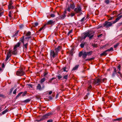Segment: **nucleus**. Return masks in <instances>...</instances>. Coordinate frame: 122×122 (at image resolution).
<instances>
[{"label":"nucleus","mask_w":122,"mask_h":122,"mask_svg":"<svg viewBox=\"0 0 122 122\" xmlns=\"http://www.w3.org/2000/svg\"><path fill=\"white\" fill-rule=\"evenodd\" d=\"M122 17V15L119 16V17L117 18L116 20L113 21V24H115Z\"/></svg>","instance_id":"obj_8"},{"label":"nucleus","mask_w":122,"mask_h":122,"mask_svg":"<svg viewBox=\"0 0 122 122\" xmlns=\"http://www.w3.org/2000/svg\"><path fill=\"white\" fill-rule=\"evenodd\" d=\"M52 114L51 113H49L47 114H46L44 116V117H45V118H46V117H47V116H50V115H52Z\"/></svg>","instance_id":"obj_18"},{"label":"nucleus","mask_w":122,"mask_h":122,"mask_svg":"<svg viewBox=\"0 0 122 122\" xmlns=\"http://www.w3.org/2000/svg\"><path fill=\"white\" fill-rule=\"evenodd\" d=\"M70 6H68V7L66 9L67 11L70 12Z\"/></svg>","instance_id":"obj_33"},{"label":"nucleus","mask_w":122,"mask_h":122,"mask_svg":"<svg viewBox=\"0 0 122 122\" xmlns=\"http://www.w3.org/2000/svg\"><path fill=\"white\" fill-rule=\"evenodd\" d=\"M58 79H61L62 77V76L60 75H58L57 76Z\"/></svg>","instance_id":"obj_46"},{"label":"nucleus","mask_w":122,"mask_h":122,"mask_svg":"<svg viewBox=\"0 0 122 122\" xmlns=\"http://www.w3.org/2000/svg\"><path fill=\"white\" fill-rule=\"evenodd\" d=\"M21 92L22 93V96H25L26 94L27 93V92L26 91H25L24 92Z\"/></svg>","instance_id":"obj_31"},{"label":"nucleus","mask_w":122,"mask_h":122,"mask_svg":"<svg viewBox=\"0 0 122 122\" xmlns=\"http://www.w3.org/2000/svg\"><path fill=\"white\" fill-rule=\"evenodd\" d=\"M7 109H6L3 111L2 112V114H5L7 112Z\"/></svg>","instance_id":"obj_36"},{"label":"nucleus","mask_w":122,"mask_h":122,"mask_svg":"<svg viewBox=\"0 0 122 122\" xmlns=\"http://www.w3.org/2000/svg\"><path fill=\"white\" fill-rule=\"evenodd\" d=\"M20 42H18L14 46V50H17V48L19 47L20 45Z\"/></svg>","instance_id":"obj_9"},{"label":"nucleus","mask_w":122,"mask_h":122,"mask_svg":"<svg viewBox=\"0 0 122 122\" xmlns=\"http://www.w3.org/2000/svg\"><path fill=\"white\" fill-rule=\"evenodd\" d=\"M74 10L77 13H80L82 11L81 8L80 7L75 8Z\"/></svg>","instance_id":"obj_7"},{"label":"nucleus","mask_w":122,"mask_h":122,"mask_svg":"<svg viewBox=\"0 0 122 122\" xmlns=\"http://www.w3.org/2000/svg\"><path fill=\"white\" fill-rule=\"evenodd\" d=\"M11 15H12V12L11 11H10L9 12V17H11Z\"/></svg>","instance_id":"obj_41"},{"label":"nucleus","mask_w":122,"mask_h":122,"mask_svg":"<svg viewBox=\"0 0 122 122\" xmlns=\"http://www.w3.org/2000/svg\"><path fill=\"white\" fill-rule=\"evenodd\" d=\"M111 2V0H105V3L107 4H109Z\"/></svg>","instance_id":"obj_16"},{"label":"nucleus","mask_w":122,"mask_h":122,"mask_svg":"<svg viewBox=\"0 0 122 122\" xmlns=\"http://www.w3.org/2000/svg\"><path fill=\"white\" fill-rule=\"evenodd\" d=\"M72 32V30H71L70 31H69V32L68 33V34H70Z\"/></svg>","instance_id":"obj_60"},{"label":"nucleus","mask_w":122,"mask_h":122,"mask_svg":"<svg viewBox=\"0 0 122 122\" xmlns=\"http://www.w3.org/2000/svg\"><path fill=\"white\" fill-rule=\"evenodd\" d=\"M82 57L83 58L85 59L86 56L87 55L86 52H85L83 54Z\"/></svg>","instance_id":"obj_15"},{"label":"nucleus","mask_w":122,"mask_h":122,"mask_svg":"<svg viewBox=\"0 0 122 122\" xmlns=\"http://www.w3.org/2000/svg\"><path fill=\"white\" fill-rule=\"evenodd\" d=\"M66 68L65 67H64L63 68V71H66L67 72V71L66 70Z\"/></svg>","instance_id":"obj_54"},{"label":"nucleus","mask_w":122,"mask_h":122,"mask_svg":"<svg viewBox=\"0 0 122 122\" xmlns=\"http://www.w3.org/2000/svg\"><path fill=\"white\" fill-rule=\"evenodd\" d=\"M120 68H121V66L119 65L118 66V70H117L118 71H120Z\"/></svg>","instance_id":"obj_47"},{"label":"nucleus","mask_w":122,"mask_h":122,"mask_svg":"<svg viewBox=\"0 0 122 122\" xmlns=\"http://www.w3.org/2000/svg\"><path fill=\"white\" fill-rule=\"evenodd\" d=\"M17 50H14L12 52V53L14 55H16L17 53Z\"/></svg>","instance_id":"obj_22"},{"label":"nucleus","mask_w":122,"mask_h":122,"mask_svg":"<svg viewBox=\"0 0 122 122\" xmlns=\"http://www.w3.org/2000/svg\"><path fill=\"white\" fill-rule=\"evenodd\" d=\"M11 6H12V5H11V4H9V5H8V8L9 9H11Z\"/></svg>","instance_id":"obj_44"},{"label":"nucleus","mask_w":122,"mask_h":122,"mask_svg":"<svg viewBox=\"0 0 122 122\" xmlns=\"http://www.w3.org/2000/svg\"><path fill=\"white\" fill-rule=\"evenodd\" d=\"M52 91H50L49 92L48 94L49 95H51L52 94Z\"/></svg>","instance_id":"obj_56"},{"label":"nucleus","mask_w":122,"mask_h":122,"mask_svg":"<svg viewBox=\"0 0 122 122\" xmlns=\"http://www.w3.org/2000/svg\"><path fill=\"white\" fill-rule=\"evenodd\" d=\"M31 32L30 31H28L26 33V35L27 36H29L30 35Z\"/></svg>","instance_id":"obj_29"},{"label":"nucleus","mask_w":122,"mask_h":122,"mask_svg":"<svg viewBox=\"0 0 122 122\" xmlns=\"http://www.w3.org/2000/svg\"><path fill=\"white\" fill-rule=\"evenodd\" d=\"M50 16L51 17H55V15L53 14H51L50 15Z\"/></svg>","instance_id":"obj_37"},{"label":"nucleus","mask_w":122,"mask_h":122,"mask_svg":"<svg viewBox=\"0 0 122 122\" xmlns=\"http://www.w3.org/2000/svg\"><path fill=\"white\" fill-rule=\"evenodd\" d=\"M88 98V96L87 95H86L84 97V98L85 99H86Z\"/></svg>","instance_id":"obj_57"},{"label":"nucleus","mask_w":122,"mask_h":122,"mask_svg":"<svg viewBox=\"0 0 122 122\" xmlns=\"http://www.w3.org/2000/svg\"><path fill=\"white\" fill-rule=\"evenodd\" d=\"M75 15V14L73 13H72L71 14V16L72 17L73 16Z\"/></svg>","instance_id":"obj_59"},{"label":"nucleus","mask_w":122,"mask_h":122,"mask_svg":"<svg viewBox=\"0 0 122 122\" xmlns=\"http://www.w3.org/2000/svg\"><path fill=\"white\" fill-rule=\"evenodd\" d=\"M119 44H117L116 45H114V47L115 48H116L117 47L118 45Z\"/></svg>","instance_id":"obj_49"},{"label":"nucleus","mask_w":122,"mask_h":122,"mask_svg":"<svg viewBox=\"0 0 122 122\" xmlns=\"http://www.w3.org/2000/svg\"><path fill=\"white\" fill-rule=\"evenodd\" d=\"M54 22L52 20H50L48 21L46 24L49 25H52L54 23Z\"/></svg>","instance_id":"obj_11"},{"label":"nucleus","mask_w":122,"mask_h":122,"mask_svg":"<svg viewBox=\"0 0 122 122\" xmlns=\"http://www.w3.org/2000/svg\"><path fill=\"white\" fill-rule=\"evenodd\" d=\"M28 45V43H26L25 44L23 43V48L25 50H26L27 49V46Z\"/></svg>","instance_id":"obj_13"},{"label":"nucleus","mask_w":122,"mask_h":122,"mask_svg":"<svg viewBox=\"0 0 122 122\" xmlns=\"http://www.w3.org/2000/svg\"><path fill=\"white\" fill-rule=\"evenodd\" d=\"M46 24L45 25L43 26L41 28H40L39 30V31H41L43 29L44 27L46 26Z\"/></svg>","instance_id":"obj_38"},{"label":"nucleus","mask_w":122,"mask_h":122,"mask_svg":"<svg viewBox=\"0 0 122 122\" xmlns=\"http://www.w3.org/2000/svg\"><path fill=\"white\" fill-rule=\"evenodd\" d=\"M13 88H11L10 89V93H11L12 91L13 90Z\"/></svg>","instance_id":"obj_61"},{"label":"nucleus","mask_w":122,"mask_h":122,"mask_svg":"<svg viewBox=\"0 0 122 122\" xmlns=\"http://www.w3.org/2000/svg\"><path fill=\"white\" fill-rule=\"evenodd\" d=\"M25 73L22 69L18 70L16 72V75L17 76H21L25 75Z\"/></svg>","instance_id":"obj_3"},{"label":"nucleus","mask_w":122,"mask_h":122,"mask_svg":"<svg viewBox=\"0 0 122 122\" xmlns=\"http://www.w3.org/2000/svg\"><path fill=\"white\" fill-rule=\"evenodd\" d=\"M30 99H28L24 101L23 102L25 103H28L30 101Z\"/></svg>","instance_id":"obj_21"},{"label":"nucleus","mask_w":122,"mask_h":122,"mask_svg":"<svg viewBox=\"0 0 122 122\" xmlns=\"http://www.w3.org/2000/svg\"><path fill=\"white\" fill-rule=\"evenodd\" d=\"M66 16V15L65 14H63L62 15L60 16L59 19H63Z\"/></svg>","instance_id":"obj_17"},{"label":"nucleus","mask_w":122,"mask_h":122,"mask_svg":"<svg viewBox=\"0 0 122 122\" xmlns=\"http://www.w3.org/2000/svg\"><path fill=\"white\" fill-rule=\"evenodd\" d=\"M107 51H106L104 52H103L101 54V55H104V56H106L107 54V53H106Z\"/></svg>","instance_id":"obj_27"},{"label":"nucleus","mask_w":122,"mask_h":122,"mask_svg":"<svg viewBox=\"0 0 122 122\" xmlns=\"http://www.w3.org/2000/svg\"><path fill=\"white\" fill-rule=\"evenodd\" d=\"M24 36L21 39V41L23 43H24V42L23 41H24Z\"/></svg>","instance_id":"obj_55"},{"label":"nucleus","mask_w":122,"mask_h":122,"mask_svg":"<svg viewBox=\"0 0 122 122\" xmlns=\"http://www.w3.org/2000/svg\"><path fill=\"white\" fill-rule=\"evenodd\" d=\"M22 93V92H20L16 96V99Z\"/></svg>","instance_id":"obj_30"},{"label":"nucleus","mask_w":122,"mask_h":122,"mask_svg":"<svg viewBox=\"0 0 122 122\" xmlns=\"http://www.w3.org/2000/svg\"><path fill=\"white\" fill-rule=\"evenodd\" d=\"M38 25V23L37 22H35L34 23V26H37Z\"/></svg>","instance_id":"obj_45"},{"label":"nucleus","mask_w":122,"mask_h":122,"mask_svg":"<svg viewBox=\"0 0 122 122\" xmlns=\"http://www.w3.org/2000/svg\"><path fill=\"white\" fill-rule=\"evenodd\" d=\"M86 33L90 38L91 39L93 37L94 33L93 31H89Z\"/></svg>","instance_id":"obj_4"},{"label":"nucleus","mask_w":122,"mask_h":122,"mask_svg":"<svg viewBox=\"0 0 122 122\" xmlns=\"http://www.w3.org/2000/svg\"><path fill=\"white\" fill-rule=\"evenodd\" d=\"M11 51H10L9 52H7V56L5 60L6 61H7L8 60L10 57L11 56Z\"/></svg>","instance_id":"obj_5"},{"label":"nucleus","mask_w":122,"mask_h":122,"mask_svg":"<svg viewBox=\"0 0 122 122\" xmlns=\"http://www.w3.org/2000/svg\"><path fill=\"white\" fill-rule=\"evenodd\" d=\"M19 31H16L15 33L12 36L13 37H15L16 36L18 35Z\"/></svg>","instance_id":"obj_20"},{"label":"nucleus","mask_w":122,"mask_h":122,"mask_svg":"<svg viewBox=\"0 0 122 122\" xmlns=\"http://www.w3.org/2000/svg\"><path fill=\"white\" fill-rule=\"evenodd\" d=\"M121 118H117L113 120V121H120L121 120Z\"/></svg>","instance_id":"obj_32"},{"label":"nucleus","mask_w":122,"mask_h":122,"mask_svg":"<svg viewBox=\"0 0 122 122\" xmlns=\"http://www.w3.org/2000/svg\"><path fill=\"white\" fill-rule=\"evenodd\" d=\"M17 91V89H15L14 90L13 92V94H15L16 93Z\"/></svg>","instance_id":"obj_48"},{"label":"nucleus","mask_w":122,"mask_h":122,"mask_svg":"<svg viewBox=\"0 0 122 122\" xmlns=\"http://www.w3.org/2000/svg\"><path fill=\"white\" fill-rule=\"evenodd\" d=\"M92 53L93 51H91L89 52H86L87 55H91L92 54Z\"/></svg>","instance_id":"obj_23"},{"label":"nucleus","mask_w":122,"mask_h":122,"mask_svg":"<svg viewBox=\"0 0 122 122\" xmlns=\"http://www.w3.org/2000/svg\"><path fill=\"white\" fill-rule=\"evenodd\" d=\"M71 9H73L75 7V5L74 4H71L70 6Z\"/></svg>","instance_id":"obj_19"},{"label":"nucleus","mask_w":122,"mask_h":122,"mask_svg":"<svg viewBox=\"0 0 122 122\" xmlns=\"http://www.w3.org/2000/svg\"><path fill=\"white\" fill-rule=\"evenodd\" d=\"M101 82L100 80L99 79H92L88 81V83L89 86L88 87L87 90L89 91L92 88L91 84L98 85Z\"/></svg>","instance_id":"obj_1"},{"label":"nucleus","mask_w":122,"mask_h":122,"mask_svg":"<svg viewBox=\"0 0 122 122\" xmlns=\"http://www.w3.org/2000/svg\"><path fill=\"white\" fill-rule=\"evenodd\" d=\"M113 19H114L113 17H110L108 19V20H112Z\"/></svg>","instance_id":"obj_43"},{"label":"nucleus","mask_w":122,"mask_h":122,"mask_svg":"<svg viewBox=\"0 0 122 122\" xmlns=\"http://www.w3.org/2000/svg\"><path fill=\"white\" fill-rule=\"evenodd\" d=\"M37 88L39 89L40 90L41 89V86L40 84H38L37 86Z\"/></svg>","instance_id":"obj_24"},{"label":"nucleus","mask_w":122,"mask_h":122,"mask_svg":"<svg viewBox=\"0 0 122 122\" xmlns=\"http://www.w3.org/2000/svg\"><path fill=\"white\" fill-rule=\"evenodd\" d=\"M24 27V26L22 24H21L19 25V27L20 29H22Z\"/></svg>","instance_id":"obj_42"},{"label":"nucleus","mask_w":122,"mask_h":122,"mask_svg":"<svg viewBox=\"0 0 122 122\" xmlns=\"http://www.w3.org/2000/svg\"><path fill=\"white\" fill-rule=\"evenodd\" d=\"M92 46L94 47H96L97 46V45L95 44H92Z\"/></svg>","instance_id":"obj_40"},{"label":"nucleus","mask_w":122,"mask_h":122,"mask_svg":"<svg viewBox=\"0 0 122 122\" xmlns=\"http://www.w3.org/2000/svg\"><path fill=\"white\" fill-rule=\"evenodd\" d=\"M28 86H29L31 87H32V85L31 84H29L28 85Z\"/></svg>","instance_id":"obj_58"},{"label":"nucleus","mask_w":122,"mask_h":122,"mask_svg":"<svg viewBox=\"0 0 122 122\" xmlns=\"http://www.w3.org/2000/svg\"><path fill=\"white\" fill-rule=\"evenodd\" d=\"M57 54V53H56V52L55 51H51L50 55L51 56H52L53 58H54L56 56Z\"/></svg>","instance_id":"obj_6"},{"label":"nucleus","mask_w":122,"mask_h":122,"mask_svg":"<svg viewBox=\"0 0 122 122\" xmlns=\"http://www.w3.org/2000/svg\"><path fill=\"white\" fill-rule=\"evenodd\" d=\"M83 53L82 52H80L79 54V56L80 57H81L82 55H83Z\"/></svg>","instance_id":"obj_39"},{"label":"nucleus","mask_w":122,"mask_h":122,"mask_svg":"<svg viewBox=\"0 0 122 122\" xmlns=\"http://www.w3.org/2000/svg\"><path fill=\"white\" fill-rule=\"evenodd\" d=\"M45 80V78H42L40 81V82L41 83H42Z\"/></svg>","instance_id":"obj_25"},{"label":"nucleus","mask_w":122,"mask_h":122,"mask_svg":"<svg viewBox=\"0 0 122 122\" xmlns=\"http://www.w3.org/2000/svg\"><path fill=\"white\" fill-rule=\"evenodd\" d=\"M110 51H113V48L112 47L110 48V49H109Z\"/></svg>","instance_id":"obj_53"},{"label":"nucleus","mask_w":122,"mask_h":122,"mask_svg":"<svg viewBox=\"0 0 122 122\" xmlns=\"http://www.w3.org/2000/svg\"><path fill=\"white\" fill-rule=\"evenodd\" d=\"M87 44L86 42L82 43L80 45V46L81 48H83L84 47V46Z\"/></svg>","instance_id":"obj_14"},{"label":"nucleus","mask_w":122,"mask_h":122,"mask_svg":"<svg viewBox=\"0 0 122 122\" xmlns=\"http://www.w3.org/2000/svg\"><path fill=\"white\" fill-rule=\"evenodd\" d=\"M78 67V65H76L73 69L72 70H76Z\"/></svg>","instance_id":"obj_26"},{"label":"nucleus","mask_w":122,"mask_h":122,"mask_svg":"<svg viewBox=\"0 0 122 122\" xmlns=\"http://www.w3.org/2000/svg\"><path fill=\"white\" fill-rule=\"evenodd\" d=\"M97 79H100V80L101 82H100V83L102 81L103 82H104L106 80V79L105 78H104L102 80H101L100 79H98V78H97Z\"/></svg>","instance_id":"obj_34"},{"label":"nucleus","mask_w":122,"mask_h":122,"mask_svg":"<svg viewBox=\"0 0 122 122\" xmlns=\"http://www.w3.org/2000/svg\"><path fill=\"white\" fill-rule=\"evenodd\" d=\"M117 73H118V74H119L121 76L122 74L121 72H120L119 71H118Z\"/></svg>","instance_id":"obj_64"},{"label":"nucleus","mask_w":122,"mask_h":122,"mask_svg":"<svg viewBox=\"0 0 122 122\" xmlns=\"http://www.w3.org/2000/svg\"><path fill=\"white\" fill-rule=\"evenodd\" d=\"M67 10L66 9H65V10L64 11V14H66V11Z\"/></svg>","instance_id":"obj_63"},{"label":"nucleus","mask_w":122,"mask_h":122,"mask_svg":"<svg viewBox=\"0 0 122 122\" xmlns=\"http://www.w3.org/2000/svg\"><path fill=\"white\" fill-rule=\"evenodd\" d=\"M53 120L52 119H50L47 121V122H52Z\"/></svg>","instance_id":"obj_51"},{"label":"nucleus","mask_w":122,"mask_h":122,"mask_svg":"<svg viewBox=\"0 0 122 122\" xmlns=\"http://www.w3.org/2000/svg\"><path fill=\"white\" fill-rule=\"evenodd\" d=\"M102 34H101L100 35H98V37H100L101 36H102Z\"/></svg>","instance_id":"obj_62"},{"label":"nucleus","mask_w":122,"mask_h":122,"mask_svg":"<svg viewBox=\"0 0 122 122\" xmlns=\"http://www.w3.org/2000/svg\"><path fill=\"white\" fill-rule=\"evenodd\" d=\"M61 46H58L57 48L55 49V51L56 53H58V52L61 49Z\"/></svg>","instance_id":"obj_10"},{"label":"nucleus","mask_w":122,"mask_h":122,"mask_svg":"<svg viewBox=\"0 0 122 122\" xmlns=\"http://www.w3.org/2000/svg\"><path fill=\"white\" fill-rule=\"evenodd\" d=\"M113 24V21L111 22L106 21L103 24V26L105 27L106 28H108L111 26Z\"/></svg>","instance_id":"obj_2"},{"label":"nucleus","mask_w":122,"mask_h":122,"mask_svg":"<svg viewBox=\"0 0 122 122\" xmlns=\"http://www.w3.org/2000/svg\"><path fill=\"white\" fill-rule=\"evenodd\" d=\"M85 17H83V18H82L81 19V22H82L84 20H85Z\"/></svg>","instance_id":"obj_50"},{"label":"nucleus","mask_w":122,"mask_h":122,"mask_svg":"<svg viewBox=\"0 0 122 122\" xmlns=\"http://www.w3.org/2000/svg\"><path fill=\"white\" fill-rule=\"evenodd\" d=\"M47 74V72H44L43 74V76H45Z\"/></svg>","instance_id":"obj_52"},{"label":"nucleus","mask_w":122,"mask_h":122,"mask_svg":"<svg viewBox=\"0 0 122 122\" xmlns=\"http://www.w3.org/2000/svg\"><path fill=\"white\" fill-rule=\"evenodd\" d=\"M68 77V75H66L63 76V78L66 80L67 79Z\"/></svg>","instance_id":"obj_35"},{"label":"nucleus","mask_w":122,"mask_h":122,"mask_svg":"<svg viewBox=\"0 0 122 122\" xmlns=\"http://www.w3.org/2000/svg\"><path fill=\"white\" fill-rule=\"evenodd\" d=\"M117 70L116 68H114V71L113 72L112 74V76L114 77L115 75L116 74Z\"/></svg>","instance_id":"obj_12"},{"label":"nucleus","mask_w":122,"mask_h":122,"mask_svg":"<svg viewBox=\"0 0 122 122\" xmlns=\"http://www.w3.org/2000/svg\"><path fill=\"white\" fill-rule=\"evenodd\" d=\"M88 37V36L87 33H86L84 35L83 39H85L87 37Z\"/></svg>","instance_id":"obj_28"}]
</instances>
